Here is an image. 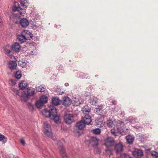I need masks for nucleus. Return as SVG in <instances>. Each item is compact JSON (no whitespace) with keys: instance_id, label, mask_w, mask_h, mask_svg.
Masks as SVG:
<instances>
[{"instance_id":"nucleus-1","label":"nucleus","mask_w":158,"mask_h":158,"mask_svg":"<svg viewBox=\"0 0 158 158\" xmlns=\"http://www.w3.org/2000/svg\"><path fill=\"white\" fill-rule=\"evenodd\" d=\"M106 124L108 127L112 128L110 131L114 135H118L119 133L126 135L128 134V129H126L125 131L122 128L124 125V123L122 121L109 120L107 121Z\"/></svg>"},{"instance_id":"nucleus-2","label":"nucleus","mask_w":158,"mask_h":158,"mask_svg":"<svg viewBox=\"0 0 158 158\" xmlns=\"http://www.w3.org/2000/svg\"><path fill=\"white\" fill-rule=\"evenodd\" d=\"M35 93V89L32 88H27L23 92L20 96L21 100L24 102H26L31 96H33Z\"/></svg>"},{"instance_id":"nucleus-3","label":"nucleus","mask_w":158,"mask_h":158,"mask_svg":"<svg viewBox=\"0 0 158 158\" xmlns=\"http://www.w3.org/2000/svg\"><path fill=\"white\" fill-rule=\"evenodd\" d=\"M49 108L52 111L53 110V114H52V116L51 117L50 119L53 120L56 123H60L61 121L60 117L59 115H57V110L55 107H54L53 105H50Z\"/></svg>"},{"instance_id":"nucleus-4","label":"nucleus","mask_w":158,"mask_h":158,"mask_svg":"<svg viewBox=\"0 0 158 158\" xmlns=\"http://www.w3.org/2000/svg\"><path fill=\"white\" fill-rule=\"evenodd\" d=\"M44 133L48 137L51 138L52 136V133L50 125L47 122H44Z\"/></svg>"},{"instance_id":"nucleus-5","label":"nucleus","mask_w":158,"mask_h":158,"mask_svg":"<svg viewBox=\"0 0 158 158\" xmlns=\"http://www.w3.org/2000/svg\"><path fill=\"white\" fill-rule=\"evenodd\" d=\"M114 143V140L112 137H107L104 140V145L107 148L113 146Z\"/></svg>"},{"instance_id":"nucleus-6","label":"nucleus","mask_w":158,"mask_h":158,"mask_svg":"<svg viewBox=\"0 0 158 158\" xmlns=\"http://www.w3.org/2000/svg\"><path fill=\"white\" fill-rule=\"evenodd\" d=\"M64 120L67 124H70L74 122V117L72 114H66L64 116Z\"/></svg>"},{"instance_id":"nucleus-7","label":"nucleus","mask_w":158,"mask_h":158,"mask_svg":"<svg viewBox=\"0 0 158 158\" xmlns=\"http://www.w3.org/2000/svg\"><path fill=\"white\" fill-rule=\"evenodd\" d=\"M85 124L82 120L77 123V126L78 129L76 130L75 131V133L76 135L79 136L80 135V130L82 129L85 127Z\"/></svg>"},{"instance_id":"nucleus-8","label":"nucleus","mask_w":158,"mask_h":158,"mask_svg":"<svg viewBox=\"0 0 158 158\" xmlns=\"http://www.w3.org/2000/svg\"><path fill=\"white\" fill-rule=\"evenodd\" d=\"M11 48V50L16 52H19L21 49V47L19 43L17 42L14 43L12 45Z\"/></svg>"},{"instance_id":"nucleus-9","label":"nucleus","mask_w":158,"mask_h":158,"mask_svg":"<svg viewBox=\"0 0 158 158\" xmlns=\"http://www.w3.org/2000/svg\"><path fill=\"white\" fill-rule=\"evenodd\" d=\"M114 150L117 153H120L123 150V146L122 144L119 143L114 146Z\"/></svg>"},{"instance_id":"nucleus-10","label":"nucleus","mask_w":158,"mask_h":158,"mask_svg":"<svg viewBox=\"0 0 158 158\" xmlns=\"http://www.w3.org/2000/svg\"><path fill=\"white\" fill-rule=\"evenodd\" d=\"M132 154L134 157L137 158H140L143 156V152L139 149H135L133 152Z\"/></svg>"},{"instance_id":"nucleus-11","label":"nucleus","mask_w":158,"mask_h":158,"mask_svg":"<svg viewBox=\"0 0 158 158\" xmlns=\"http://www.w3.org/2000/svg\"><path fill=\"white\" fill-rule=\"evenodd\" d=\"M49 110H48L46 109H44L42 112V114L47 118H49L50 119L51 117L52 116L53 114V110H52L49 108Z\"/></svg>"},{"instance_id":"nucleus-12","label":"nucleus","mask_w":158,"mask_h":158,"mask_svg":"<svg viewBox=\"0 0 158 158\" xmlns=\"http://www.w3.org/2000/svg\"><path fill=\"white\" fill-rule=\"evenodd\" d=\"M98 140L96 137H91L90 139V143L93 147H96L98 144Z\"/></svg>"},{"instance_id":"nucleus-13","label":"nucleus","mask_w":158,"mask_h":158,"mask_svg":"<svg viewBox=\"0 0 158 158\" xmlns=\"http://www.w3.org/2000/svg\"><path fill=\"white\" fill-rule=\"evenodd\" d=\"M22 34L24 35L26 40H30L32 37V34L28 30H24L23 31Z\"/></svg>"},{"instance_id":"nucleus-14","label":"nucleus","mask_w":158,"mask_h":158,"mask_svg":"<svg viewBox=\"0 0 158 158\" xmlns=\"http://www.w3.org/2000/svg\"><path fill=\"white\" fill-rule=\"evenodd\" d=\"M82 99L80 98H75L73 101V104L74 106H78L83 103Z\"/></svg>"},{"instance_id":"nucleus-15","label":"nucleus","mask_w":158,"mask_h":158,"mask_svg":"<svg viewBox=\"0 0 158 158\" xmlns=\"http://www.w3.org/2000/svg\"><path fill=\"white\" fill-rule=\"evenodd\" d=\"M134 139V136L133 135H128L126 137L127 142L129 144H133Z\"/></svg>"},{"instance_id":"nucleus-16","label":"nucleus","mask_w":158,"mask_h":158,"mask_svg":"<svg viewBox=\"0 0 158 158\" xmlns=\"http://www.w3.org/2000/svg\"><path fill=\"white\" fill-rule=\"evenodd\" d=\"M29 24L28 20L26 18H23L20 20V24L23 27L25 28L27 27Z\"/></svg>"},{"instance_id":"nucleus-17","label":"nucleus","mask_w":158,"mask_h":158,"mask_svg":"<svg viewBox=\"0 0 158 158\" xmlns=\"http://www.w3.org/2000/svg\"><path fill=\"white\" fill-rule=\"evenodd\" d=\"M8 66L11 70H13L16 69L17 64L16 62L14 60H11L9 61Z\"/></svg>"},{"instance_id":"nucleus-18","label":"nucleus","mask_w":158,"mask_h":158,"mask_svg":"<svg viewBox=\"0 0 158 158\" xmlns=\"http://www.w3.org/2000/svg\"><path fill=\"white\" fill-rule=\"evenodd\" d=\"M82 120L85 124L89 125L92 121L91 117L88 114H85Z\"/></svg>"},{"instance_id":"nucleus-19","label":"nucleus","mask_w":158,"mask_h":158,"mask_svg":"<svg viewBox=\"0 0 158 158\" xmlns=\"http://www.w3.org/2000/svg\"><path fill=\"white\" fill-rule=\"evenodd\" d=\"M28 84L25 81H22L19 84V89L23 90L27 87Z\"/></svg>"},{"instance_id":"nucleus-20","label":"nucleus","mask_w":158,"mask_h":158,"mask_svg":"<svg viewBox=\"0 0 158 158\" xmlns=\"http://www.w3.org/2000/svg\"><path fill=\"white\" fill-rule=\"evenodd\" d=\"M71 103V100L70 98L65 97L63 99V105L66 106H69Z\"/></svg>"},{"instance_id":"nucleus-21","label":"nucleus","mask_w":158,"mask_h":158,"mask_svg":"<svg viewBox=\"0 0 158 158\" xmlns=\"http://www.w3.org/2000/svg\"><path fill=\"white\" fill-rule=\"evenodd\" d=\"M120 107L118 106H114L110 108V112L111 114H115L120 110Z\"/></svg>"},{"instance_id":"nucleus-22","label":"nucleus","mask_w":158,"mask_h":158,"mask_svg":"<svg viewBox=\"0 0 158 158\" xmlns=\"http://www.w3.org/2000/svg\"><path fill=\"white\" fill-rule=\"evenodd\" d=\"M137 139L139 141L142 142L146 141L148 137L146 135L139 134L137 135Z\"/></svg>"},{"instance_id":"nucleus-23","label":"nucleus","mask_w":158,"mask_h":158,"mask_svg":"<svg viewBox=\"0 0 158 158\" xmlns=\"http://www.w3.org/2000/svg\"><path fill=\"white\" fill-rule=\"evenodd\" d=\"M98 101L97 98L94 96H91L89 100V103L90 104L92 105H95Z\"/></svg>"},{"instance_id":"nucleus-24","label":"nucleus","mask_w":158,"mask_h":158,"mask_svg":"<svg viewBox=\"0 0 158 158\" xmlns=\"http://www.w3.org/2000/svg\"><path fill=\"white\" fill-rule=\"evenodd\" d=\"M103 108L102 106H96L94 110L95 113L98 115H101L102 111Z\"/></svg>"},{"instance_id":"nucleus-25","label":"nucleus","mask_w":158,"mask_h":158,"mask_svg":"<svg viewBox=\"0 0 158 158\" xmlns=\"http://www.w3.org/2000/svg\"><path fill=\"white\" fill-rule=\"evenodd\" d=\"M96 125L98 127L103 126L105 122L103 121L102 118H97L95 120Z\"/></svg>"},{"instance_id":"nucleus-26","label":"nucleus","mask_w":158,"mask_h":158,"mask_svg":"<svg viewBox=\"0 0 158 158\" xmlns=\"http://www.w3.org/2000/svg\"><path fill=\"white\" fill-rule=\"evenodd\" d=\"M60 100L58 98L54 97L52 99V104L50 105L57 106L60 103Z\"/></svg>"},{"instance_id":"nucleus-27","label":"nucleus","mask_w":158,"mask_h":158,"mask_svg":"<svg viewBox=\"0 0 158 158\" xmlns=\"http://www.w3.org/2000/svg\"><path fill=\"white\" fill-rule=\"evenodd\" d=\"M82 111L83 113L86 114H87L91 111V107L88 106H85L82 109Z\"/></svg>"},{"instance_id":"nucleus-28","label":"nucleus","mask_w":158,"mask_h":158,"mask_svg":"<svg viewBox=\"0 0 158 158\" xmlns=\"http://www.w3.org/2000/svg\"><path fill=\"white\" fill-rule=\"evenodd\" d=\"M17 39L21 43H23L26 40L24 35L22 34V32L21 34L19 35H18Z\"/></svg>"},{"instance_id":"nucleus-29","label":"nucleus","mask_w":158,"mask_h":158,"mask_svg":"<svg viewBox=\"0 0 158 158\" xmlns=\"http://www.w3.org/2000/svg\"><path fill=\"white\" fill-rule=\"evenodd\" d=\"M57 146L60 153H64V150L63 144L61 143L60 140H58L57 141Z\"/></svg>"},{"instance_id":"nucleus-30","label":"nucleus","mask_w":158,"mask_h":158,"mask_svg":"<svg viewBox=\"0 0 158 158\" xmlns=\"http://www.w3.org/2000/svg\"><path fill=\"white\" fill-rule=\"evenodd\" d=\"M137 119L133 116L130 117L127 120V123H130L134 124L136 122Z\"/></svg>"},{"instance_id":"nucleus-31","label":"nucleus","mask_w":158,"mask_h":158,"mask_svg":"<svg viewBox=\"0 0 158 158\" xmlns=\"http://www.w3.org/2000/svg\"><path fill=\"white\" fill-rule=\"evenodd\" d=\"M14 75L15 78L17 79H19L22 76L21 72L19 70L17 71L14 73Z\"/></svg>"},{"instance_id":"nucleus-32","label":"nucleus","mask_w":158,"mask_h":158,"mask_svg":"<svg viewBox=\"0 0 158 158\" xmlns=\"http://www.w3.org/2000/svg\"><path fill=\"white\" fill-rule=\"evenodd\" d=\"M39 100L43 103L45 104L47 102L48 100V98L45 95H43L41 97Z\"/></svg>"},{"instance_id":"nucleus-33","label":"nucleus","mask_w":158,"mask_h":158,"mask_svg":"<svg viewBox=\"0 0 158 158\" xmlns=\"http://www.w3.org/2000/svg\"><path fill=\"white\" fill-rule=\"evenodd\" d=\"M28 3V0H21L20 4L24 7H26L27 6Z\"/></svg>"},{"instance_id":"nucleus-34","label":"nucleus","mask_w":158,"mask_h":158,"mask_svg":"<svg viewBox=\"0 0 158 158\" xmlns=\"http://www.w3.org/2000/svg\"><path fill=\"white\" fill-rule=\"evenodd\" d=\"M37 90L38 92H43L45 90V88L43 85H40L37 87Z\"/></svg>"},{"instance_id":"nucleus-35","label":"nucleus","mask_w":158,"mask_h":158,"mask_svg":"<svg viewBox=\"0 0 158 158\" xmlns=\"http://www.w3.org/2000/svg\"><path fill=\"white\" fill-rule=\"evenodd\" d=\"M44 104L40 100H39L35 103V106L37 108H40L43 106Z\"/></svg>"},{"instance_id":"nucleus-36","label":"nucleus","mask_w":158,"mask_h":158,"mask_svg":"<svg viewBox=\"0 0 158 158\" xmlns=\"http://www.w3.org/2000/svg\"><path fill=\"white\" fill-rule=\"evenodd\" d=\"M3 143H5L7 141V138L4 135H0V141L3 140Z\"/></svg>"},{"instance_id":"nucleus-37","label":"nucleus","mask_w":158,"mask_h":158,"mask_svg":"<svg viewBox=\"0 0 158 158\" xmlns=\"http://www.w3.org/2000/svg\"><path fill=\"white\" fill-rule=\"evenodd\" d=\"M92 132L96 135H99L100 134L101 131L99 128H97L93 129Z\"/></svg>"},{"instance_id":"nucleus-38","label":"nucleus","mask_w":158,"mask_h":158,"mask_svg":"<svg viewBox=\"0 0 158 158\" xmlns=\"http://www.w3.org/2000/svg\"><path fill=\"white\" fill-rule=\"evenodd\" d=\"M107 149L105 150L104 154L106 156H110V155L112 154V151L111 150Z\"/></svg>"},{"instance_id":"nucleus-39","label":"nucleus","mask_w":158,"mask_h":158,"mask_svg":"<svg viewBox=\"0 0 158 158\" xmlns=\"http://www.w3.org/2000/svg\"><path fill=\"white\" fill-rule=\"evenodd\" d=\"M56 93L58 94L61 95L64 92L60 88H57L55 90Z\"/></svg>"},{"instance_id":"nucleus-40","label":"nucleus","mask_w":158,"mask_h":158,"mask_svg":"<svg viewBox=\"0 0 158 158\" xmlns=\"http://www.w3.org/2000/svg\"><path fill=\"white\" fill-rule=\"evenodd\" d=\"M151 154L154 157H158V152L155 151H152L151 152Z\"/></svg>"},{"instance_id":"nucleus-41","label":"nucleus","mask_w":158,"mask_h":158,"mask_svg":"<svg viewBox=\"0 0 158 158\" xmlns=\"http://www.w3.org/2000/svg\"><path fill=\"white\" fill-rule=\"evenodd\" d=\"M80 75V76L79 77H80L81 78H87L88 77L87 74L83 73H81Z\"/></svg>"},{"instance_id":"nucleus-42","label":"nucleus","mask_w":158,"mask_h":158,"mask_svg":"<svg viewBox=\"0 0 158 158\" xmlns=\"http://www.w3.org/2000/svg\"><path fill=\"white\" fill-rule=\"evenodd\" d=\"M130 158V157L129 155L124 153L123 154H121L120 158Z\"/></svg>"},{"instance_id":"nucleus-43","label":"nucleus","mask_w":158,"mask_h":158,"mask_svg":"<svg viewBox=\"0 0 158 158\" xmlns=\"http://www.w3.org/2000/svg\"><path fill=\"white\" fill-rule=\"evenodd\" d=\"M27 106L29 110H32L34 109V106L31 103H28L27 104Z\"/></svg>"},{"instance_id":"nucleus-44","label":"nucleus","mask_w":158,"mask_h":158,"mask_svg":"<svg viewBox=\"0 0 158 158\" xmlns=\"http://www.w3.org/2000/svg\"><path fill=\"white\" fill-rule=\"evenodd\" d=\"M13 91L16 94L18 95L20 97V96H21V94L20 95L19 94V91L18 90V89H16L15 88H13L12 89Z\"/></svg>"},{"instance_id":"nucleus-45","label":"nucleus","mask_w":158,"mask_h":158,"mask_svg":"<svg viewBox=\"0 0 158 158\" xmlns=\"http://www.w3.org/2000/svg\"><path fill=\"white\" fill-rule=\"evenodd\" d=\"M119 113L120 116L121 117H123L125 115V113L124 111H119Z\"/></svg>"},{"instance_id":"nucleus-46","label":"nucleus","mask_w":158,"mask_h":158,"mask_svg":"<svg viewBox=\"0 0 158 158\" xmlns=\"http://www.w3.org/2000/svg\"><path fill=\"white\" fill-rule=\"evenodd\" d=\"M5 53L7 55H9L11 52V51L10 50L6 48L5 49Z\"/></svg>"},{"instance_id":"nucleus-47","label":"nucleus","mask_w":158,"mask_h":158,"mask_svg":"<svg viewBox=\"0 0 158 158\" xmlns=\"http://www.w3.org/2000/svg\"><path fill=\"white\" fill-rule=\"evenodd\" d=\"M62 154V156L63 158H68V157L66 155V153H65L64 151V153H61Z\"/></svg>"},{"instance_id":"nucleus-48","label":"nucleus","mask_w":158,"mask_h":158,"mask_svg":"<svg viewBox=\"0 0 158 158\" xmlns=\"http://www.w3.org/2000/svg\"><path fill=\"white\" fill-rule=\"evenodd\" d=\"M20 142L23 146H24L25 143L24 140L23 139H20Z\"/></svg>"},{"instance_id":"nucleus-49","label":"nucleus","mask_w":158,"mask_h":158,"mask_svg":"<svg viewBox=\"0 0 158 158\" xmlns=\"http://www.w3.org/2000/svg\"><path fill=\"white\" fill-rule=\"evenodd\" d=\"M11 83H12V85H15V80H11Z\"/></svg>"},{"instance_id":"nucleus-50","label":"nucleus","mask_w":158,"mask_h":158,"mask_svg":"<svg viewBox=\"0 0 158 158\" xmlns=\"http://www.w3.org/2000/svg\"><path fill=\"white\" fill-rule=\"evenodd\" d=\"M64 85L65 86H68L69 85V84L68 83H66Z\"/></svg>"},{"instance_id":"nucleus-51","label":"nucleus","mask_w":158,"mask_h":158,"mask_svg":"<svg viewBox=\"0 0 158 158\" xmlns=\"http://www.w3.org/2000/svg\"><path fill=\"white\" fill-rule=\"evenodd\" d=\"M112 103L113 104H116V102L115 101H112Z\"/></svg>"},{"instance_id":"nucleus-52","label":"nucleus","mask_w":158,"mask_h":158,"mask_svg":"<svg viewBox=\"0 0 158 158\" xmlns=\"http://www.w3.org/2000/svg\"><path fill=\"white\" fill-rule=\"evenodd\" d=\"M13 158H19L18 156H13Z\"/></svg>"},{"instance_id":"nucleus-53","label":"nucleus","mask_w":158,"mask_h":158,"mask_svg":"<svg viewBox=\"0 0 158 158\" xmlns=\"http://www.w3.org/2000/svg\"><path fill=\"white\" fill-rule=\"evenodd\" d=\"M12 56H12V55H10V58H11V57H12Z\"/></svg>"},{"instance_id":"nucleus-54","label":"nucleus","mask_w":158,"mask_h":158,"mask_svg":"<svg viewBox=\"0 0 158 158\" xmlns=\"http://www.w3.org/2000/svg\"><path fill=\"white\" fill-rule=\"evenodd\" d=\"M31 54H32V55H33V54L31 53Z\"/></svg>"}]
</instances>
